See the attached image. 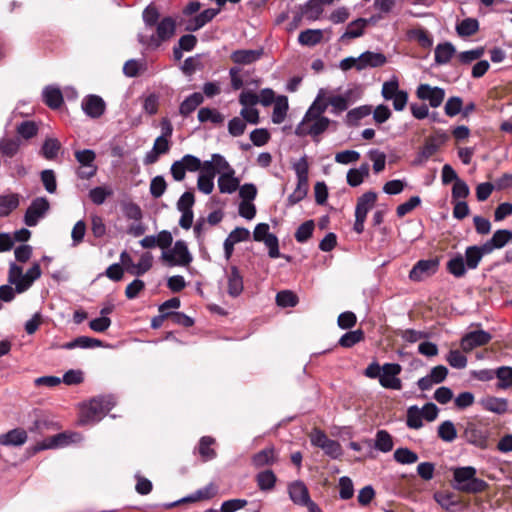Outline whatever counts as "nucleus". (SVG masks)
Here are the masks:
<instances>
[{"instance_id": "1", "label": "nucleus", "mask_w": 512, "mask_h": 512, "mask_svg": "<svg viewBox=\"0 0 512 512\" xmlns=\"http://www.w3.org/2000/svg\"><path fill=\"white\" fill-rule=\"evenodd\" d=\"M315 97L310 107L305 112L302 120L295 128V134L299 137H311L315 143L321 141V136L327 132L331 126L336 127V122L324 116L326 107L320 102V98Z\"/></svg>"}, {"instance_id": "2", "label": "nucleus", "mask_w": 512, "mask_h": 512, "mask_svg": "<svg viewBox=\"0 0 512 512\" xmlns=\"http://www.w3.org/2000/svg\"><path fill=\"white\" fill-rule=\"evenodd\" d=\"M40 276L41 269L38 263L33 264L26 273H23L22 267L11 263L8 272L9 284L0 286V300L11 302L16 293L21 294L27 291Z\"/></svg>"}, {"instance_id": "3", "label": "nucleus", "mask_w": 512, "mask_h": 512, "mask_svg": "<svg viewBox=\"0 0 512 512\" xmlns=\"http://www.w3.org/2000/svg\"><path fill=\"white\" fill-rule=\"evenodd\" d=\"M114 405L115 400L112 396H98L91 399L82 408L80 423L86 425L100 421Z\"/></svg>"}, {"instance_id": "4", "label": "nucleus", "mask_w": 512, "mask_h": 512, "mask_svg": "<svg viewBox=\"0 0 512 512\" xmlns=\"http://www.w3.org/2000/svg\"><path fill=\"white\" fill-rule=\"evenodd\" d=\"M476 472L472 466L455 468L453 471L454 488L465 493L483 492L488 484L484 480L476 478Z\"/></svg>"}, {"instance_id": "5", "label": "nucleus", "mask_w": 512, "mask_h": 512, "mask_svg": "<svg viewBox=\"0 0 512 512\" xmlns=\"http://www.w3.org/2000/svg\"><path fill=\"white\" fill-rule=\"evenodd\" d=\"M320 95L322 96L320 102L324 103L326 109L328 106H331V113L334 115H339L346 111L356 100L355 91L353 89H348L341 94H334L325 88H321L318 90L316 97Z\"/></svg>"}, {"instance_id": "6", "label": "nucleus", "mask_w": 512, "mask_h": 512, "mask_svg": "<svg viewBox=\"0 0 512 512\" xmlns=\"http://www.w3.org/2000/svg\"><path fill=\"white\" fill-rule=\"evenodd\" d=\"M161 259L168 266L187 267L193 261V256L184 240H177L168 250L162 251Z\"/></svg>"}, {"instance_id": "7", "label": "nucleus", "mask_w": 512, "mask_h": 512, "mask_svg": "<svg viewBox=\"0 0 512 512\" xmlns=\"http://www.w3.org/2000/svg\"><path fill=\"white\" fill-rule=\"evenodd\" d=\"M218 165L223 172L219 175L217 185L220 193L232 194L239 188L240 180L235 176L234 168L228 161H219Z\"/></svg>"}, {"instance_id": "8", "label": "nucleus", "mask_w": 512, "mask_h": 512, "mask_svg": "<svg viewBox=\"0 0 512 512\" xmlns=\"http://www.w3.org/2000/svg\"><path fill=\"white\" fill-rule=\"evenodd\" d=\"M201 167V160L191 154L184 155L180 160L173 162L170 173L175 181H182L185 178L186 171L196 172Z\"/></svg>"}, {"instance_id": "9", "label": "nucleus", "mask_w": 512, "mask_h": 512, "mask_svg": "<svg viewBox=\"0 0 512 512\" xmlns=\"http://www.w3.org/2000/svg\"><path fill=\"white\" fill-rule=\"evenodd\" d=\"M402 371V366L398 363H385L379 378V383L383 388L392 390H401L402 381L398 377Z\"/></svg>"}, {"instance_id": "10", "label": "nucleus", "mask_w": 512, "mask_h": 512, "mask_svg": "<svg viewBox=\"0 0 512 512\" xmlns=\"http://www.w3.org/2000/svg\"><path fill=\"white\" fill-rule=\"evenodd\" d=\"M312 445L321 448L331 458H338L342 455L341 445L330 438L319 429H314L310 435Z\"/></svg>"}, {"instance_id": "11", "label": "nucleus", "mask_w": 512, "mask_h": 512, "mask_svg": "<svg viewBox=\"0 0 512 512\" xmlns=\"http://www.w3.org/2000/svg\"><path fill=\"white\" fill-rule=\"evenodd\" d=\"M49 207L50 205L46 198L39 197L34 199L26 210L24 223L29 227L36 226L39 220L43 218L49 210Z\"/></svg>"}, {"instance_id": "12", "label": "nucleus", "mask_w": 512, "mask_h": 512, "mask_svg": "<svg viewBox=\"0 0 512 512\" xmlns=\"http://www.w3.org/2000/svg\"><path fill=\"white\" fill-rule=\"evenodd\" d=\"M445 90L441 87L429 84H420L416 90V96L422 101H428L432 108L439 107L445 98Z\"/></svg>"}, {"instance_id": "13", "label": "nucleus", "mask_w": 512, "mask_h": 512, "mask_svg": "<svg viewBox=\"0 0 512 512\" xmlns=\"http://www.w3.org/2000/svg\"><path fill=\"white\" fill-rule=\"evenodd\" d=\"M439 267L438 259L419 260L411 269L409 278L413 281H421L435 274Z\"/></svg>"}, {"instance_id": "14", "label": "nucleus", "mask_w": 512, "mask_h": 512, "mask_svg": "<svg viewBox=\"0 0 512 512\" xmlns=\"http://www.w3.org/2000/svg\"><path fill=\"white\" fill-rule=\"evenodd\" d=\"M81 108L88 117L97 119L104 114L106 103L100 96L90 94L82 99Z\"/></svg>"}, {"instance_id": "15", "label": "nucleus", "mask_w": 512, "mask_h": 512, "mask_svg": "<svg viewBox=\"0 0 512 512\" xmlns=\"http://www.w3.org/2000/svg\"><path fill=\"white\" fill-rule=\"evenodd\" d=\"M464 438L466 441L478 448L484 449L488 445V432L483 427L468 423L464 430Z\"/></svg>"}, {"instance_id": "16", "label": "nucleus", "mask_w": 512, "mask_h": 512, "mask_svg": "<svg viewBox=\"0 0 512 512\" xmlns=\"http://www.w3.org/2000/svg\"><path fill=\"white\" fill-rule=\"evenodd\" d=\"M491 340V335L484 330L471 331L461 339V348L468 352L476 347L486 345Z\"/></svg>"}, {"instance_id": "17", "label": "nucleus", "mask_w": 512, "mask_h": 512, "mask_svg": "<svg viewBox=\"0 0 512 512\" xmlns=\"http://www.w3.org/2000/svg\"><path fill=\"white\" fill-rule=\"evenodd\" d=\"M227 278V293L232 298L241 295L244 289L243 276L236 266H232L226 274Z\"/></svg>"}, {"instance_id": "18", "label": "nucleus", "mask_w": 512, "mask_h": 512, "mask_svg": "<svg viewBox=\"0 0 512 512\" xmlns=\"http://www.w3.org/2000/svg\"><path fill=\"white\" fill-rule=\"evenodd\" d=\"M512 241V231L499 229L494 232L491 239L483 244L484 252L492 253L495 249L503 248L507 243Z\"/></svg>"}, {"instance_id": "19", "label": "nucleus", "mask_w": 512, "mask_h": 512, "mask_svg": "<svg viewBox=\"0 0 512 512\" xmlns=\"http://www.w3.org/2000/svg\"><path fill=\"white\" fill-rule=\"evenodd\" d=\"M218 493V486L214 483H209L205 487L196 490L194 493L182 498L170 505V507L178 504V503H189V502H197L202 500H210L214 498Z\"/></svg>"}, {"instance_id": "20", "label": "nucleus", "mask_w": 512, "mask_h": 512, "mask_svg": "<svg viewBox=\"0 0 512 512\" xmlns=\"http://www.w3.org/2000/svg\"><path fill=\"white\" fill-rule=\"evenodd\" d=\"M386 62L387 58L383 53L365 51L358 57V71L364 70L366 68L381 67L386 64Z\"/></svg>"}, {"instance_id": "21", "label": "nucleus", "mask_w": 512, "mask_h": 512, "mask_svg": "<svg viewBox=\"0 0 512 512\" xmlns=\"http://www.w3.org/2000/svg\"><path fill=\"white\" fill-rule=\"evenodd\" d=\"M288 493L290 499L297 505H305L310 501V496L307 487L301 481H295L288 486Z\"/></svg>"}, {"instance_id": "22", "label": "nucleus", "mask_w": 512, "mask_h": 512, "mask_svg": "<svg viewBox=\"0 0 512 512\" xmlns=\"http://www.w3.org/2000/svg\"><path fill=\"white\" fill-rule=\"evenodd\" d=\"M377 201V194L373 191H368L357 199L355 207V216L367 217L369 211L375 206Z\"/></svg>"}, {"instance_id": "23", "label": "nucleus", "mask_w": 512, "mask_h": 512, "mask_svg": "<svg viewBox=\"0 0 512 512\" xmlns=\"http://www.w3.org/2000/svg\"><path fill=\"white\" fill-rule=\"evenodd\" d=\"M489 254L488 252H484L483 244L468 246L465 250V254L463 255L464 261L466 263V267L468 270H474L478 267L484 255Z\"/></svg>"}, {"instance_id": "24", "label": "nucleus", "mask_w": 512, "mask_h": 512, "mask_svg": "<svg viewBox=\"0 0 512 512\" xmlns=\"http://www.w3.org/2000/svg\"><path fill=\"white\" fill-rule=\"evenodd\" d=\"M482 408L495 414H504L508 410V401L505 398L487 396L480 400Z\"/></svg>"}, {"instance_id": "25", "label": "nucleus", "mask_w": 512, "mask_h": 512, "mask_svg": "<svg viewBox=\"0 0 512 512\" xmlns=\"http://www.w3.org/2000/svg\"><path fill=\"white\" fill-rule=\"evenodd\" d=\"M27 432L16 428L0 435V444L3 446H21L27 441Z\"/></svg>"}, {"instance_id": "26", "label": "nucleus", "mask_w": 512, "mask_h": 512, "mask_svg": "<svg viewBox=\"0 0 512 512\" xmlns=\"http://www.w3.org/2000/svg\"><path fill=\"white\" fill-rule=\"evenodd\" d=\"M227 161L224 156L221 154L215 153L212 154L211 159L201 162L200 167V175H204L206 177H211V179H214L216 174H221L223 172L222 168L218 165V162L220 161Z\"/></svg>"}, {"instance_id": "27", "label": "nucleus", "mask_w": 512, "mask_h": 512, "mask_svg": "<svg viewBox=\"0 0 512 512\" xmlns=\"http://www.w3.org/2000/svg\"><path fill=\"white\" fill-rule=\"evenodd\" d=\"M44 103L51 109H58L63 104V95L59 87L49 85L42 92Z\"/></svg>"}, {"instance_id": "28", "label": "nucleus", "mask_w": 512, "mask_h": 512, "mask_svg": "<svg viewBox=\"0 0 512 512\" xmlns=\"http://www.w3.org/2000/svg\"><path fill=\"white\" fill-rule=\"evenodd\" d=\"M455 53L456 49L452 43H440L435 47L434 50L435 63L438 65H445L452 59Z\"/></svg>"}, {"instance_id": "29", "label": "nucleus", "mask_w": 512, "mask_h": 512, "mask_svg": "<svg viewBox=\"0 0 512 512\" xmlns=\"http://www.w3.org/2000/svg\"><path fill=\"white\" fill-rule=\"evenodd\" d=\"M439 149V143L433 137L428 138L419 153L417 154L414 165H423Z\"/></svg>"}, {"instance_id": "30", "label": "nucleus", "mask_w": 512, "mask_h": 512, "mask_svg": "<svg viewBox=\"0 0 512 512\" xmlns=\"http://www.w3.org/2000/svg\"><path fill=\"white\" fill-rule=\"evenodd\" d=\"M434 500L447 512H454L460 504L455 495L449 491H438L434 493Z\"/></svg>"}, {"instance_id": "31", "label": "nucleus", "mask_w": 512, "mask_h": 512, "mask_svg": "<svg viewBox=\"0 0 512 512\" xmlns=\"http://www.w3.org/2000/svg\"><path fill=\"white\" fill-rule=\"evenodd\" d=\"M288 98L284 95L278 96L274 102L273 112H272V122L274 124H281L286 116L288 111Z\"/></svg>"}, {"instance_id": "32", "label": "nucleus", "mask_w": 512, "mask_h": 512, "mask_svg": "<svg viewBox=\"0 0 512 512\" xmlns=\"http://www.w3.org/2000/svg\"><path fill=\"white\" fill-rule=\"evenodd\" d=\"M262 55L259 50H237L231 54V59L240 65H249L257 61Z\"/></svg>"}, {"instance_id": "33", "label": "nucleus", "mask_w": 512, "mask_h": 512, "mask_svg": "<svg viewBox=\"0 0 512 512\" xmlns=\"http://www.w3.org/2000/svg\"><path fill=\"white\" fill-rule=\"evenodd\" d=\"M447 271L456 278H461L466 274V263L462 254L457 253L452 256L446 265Z\"/></svg>"}, {"instance_id": "34", "label": "nucleus", "mask_w": 512, "mask_h": 512, "mask_svg": "<svg viewBox=\"0 0 512 512\" xmlns=\"http://www.w3.org/2000/svg\"><path fill=\"white\" fill-rule=\"evenodd\" d=\"M203 100H204L203 95L200 92H195V93L189 95L180 104L179 113L182 116L187 117L193 111H195L200 104H202Z\"/></svg>"}, {"instance_id": "35", "label": "nucleus", "mask_w": 512, "mask_h": 512, "mask_svg": "<svg viewBox=\"0 0 512 512\" xmlns=\"http://www.w3.org/2000/svg\"><path fill=\"white\" fill-rule=\"evenodd\" d=\"M153 265V256L149 252H145L140 256L139 262L128 268V273L134 276H141L148 272Z\"/></svg>"}, {"instance_id": "36", "label": "nucleus", "mask_w": 512, "mask_h": 512, "mask_svg": "<svg viewBox=\"0 0 512 512\" xmlns=\"http://www.w3.org/2000/svg\"><path fill=\"white\" fill-rule=\"evenodd\" d=\"M100 346H102V342L100 340L88 336H80L70 342L65 343L63 348L71 350L74 348L88 349Z\"/></svg>"}, {"instance_id": "37", "label": "nucleus", "mask_w": 512, "mask_h": 512, "mask_svg": "<svg viewBox=\"0 0 512 512\" xmlns=\"http://www.w3.org/2000/svg\"><path fill=\"white\" fill-rule=\"evenodd\" d=\"M423 414L417 405H412L407 409L406 425L410 429L418 430L423 427Z\"/></svg>"}, {"instance_id": "38", "label": "nucleus", "mask_w": 512, "mask_h": 512, "mask_svg": "<svg viewBox=\"0 0 512 512\" xmlns=\"http://www.w3.org/2000/svg\"><path fill=\"white\" fill-rule=\"evenodd\" d=\"M19 195L12 193L0 196V217L8 216L19 206Z\"/></svg>"}, {"instance_id": "39", "label": "nucleus", "mask_w": 512, "mask_h": 512, "mask_svg": "<svg viewBox=\"0 0 512 512\" xmlns=\"http://www.w3.org/2000/svg\"><path fill=\"white\" fill-rule=\"evenodd\" d=\"M81 439H82V437L78 433H71V434L61 433V434H58V435L54 436L50 440L49 444L43 445L39 449H46V448H54V447H58V446H63V445H67L69 443L78 442Z\"/></svg>"}, {"instance_id": "40", "label": "nucleus", "mask_w": 512, "mask_h": 512, "mask_svg": "<svg viewBox=\"0 0 512 512\" xmlns=\"http://www.w3.org/2000/svg\"><path fill=\"white\" fill-rule=\"evenodd\" d=\"M393 446V438L386 430L377 431L374 442L376 450L388 453L393 449Z\"/></svg>"}, {"instance_id": "41", "label": "nucleus", "mask_w": 512, "mask_h": 512, "mask_svg": "<svg viewBox=\"0 0 512 512\" xmlns=\"http://www.w3.org/2000/svg\"><path fill=\"white\" fill-rule=\"evenodd\" d=\"M323 32L320 29H307L302 31L298 36V41L304 46H315L321 42Z\"/></svg>"}, {"instance_id": "42", "label": "nucleus", "mask_w": 512, "mask_h": 512, "mask_svg": "<svg viewBox=\"0 0 512 512\" xmlns=\"http://www.w3.org/2000/svg\"><path fill=\"white\" fill-rule=\"evenodd\" d=\"M479 30V22L475 18H466L456 25V32L460 37H469Z\"/></svg>"}, {"instance_id": "43", "label": "nucleus", "mask_w": 512, "mask_h": 512, "mask_svg": "<svg viewBox=\"0 0 512 512\" xmlns=\"http://www.w3.org/2000/svg\"><path fill=\"white\" fill-rule=\"evenodd\" d=\"M276 461V452L273 447L261 450L252 458V462L256 467L271 465Z\"/></svg>"}, {"instance_id": "44", "label": "nucleus", "mask_w": 512, "mask_h": 512, "mask_svg": "<svg viewBox=\"0 0 512 512\" xmlns=\"http://www.w3.org/2000/svg\"><path fill=\"white\" fill-rule=\"evenodd\" d=\"M437 435L444 442H453L457 438V430L454 423L450 420L442 422L438 426Z\"/></svg>"}, {"instance_id": "45", "label": "nucleus", "mask_w": 512, "mask_h": 512, "mask_svg": "<svg viewBox=\"0 0 512 512\" xmlns=\"http://www.w3.org/2000/svg\"><path fill=\"white\" fill-rule=\"evenodd\" d=\"M214 438L210 436H203L198 445V452L201 455L203 461H209L216 457V451L211 448L214 444Z\"/></svg>"}, {"instance_id": "46", "label": "nucleus", "mask_w": 512, "mask_h": 512, "mask_svg": "<svg viewBox=\"0 0 512 512\" xmlns=\"http://www.w3.org/2000/svg\"><path fill=\"white\" fill-rule=\"evenodd\" d=\"M175 27V21L172 18L166 17L162 19L157 25L158 38L161 41L171 38L174 35Z\"/></svg>"}, {"instance_id": "47", "label": "nucleus", "mask_w": 512, "mask_h": 512, "mask_svg": "<svg viewBox=\"0 0 512 512\" xmlns=\"http://www.w3.org/2000/svg\"><path fill=\"white\" fill-rule=\"evenodd\" d=\"M276 476L272 470H265L257 474L256 481L260 490L270 491L275 487Z\"/></svg>"}, {"instance_id": "48", "label": "nucleus", "mask_w": 512, "mask_h": 512, "mask_svg": "<svg viewBox=\"0 0 512 512\" xmlns=\"http://www.w3.org/2000/svg\"><path fill=\"white\" fill-rule=\"evenodd\" d=\"M322 1L320 0H309L302 7V15H304L309 20H316L323 12Z\"/></svg>"}, {"instance_id": "49", "label": "nucleus", "mask_w": 512, "mask_h": 512, "mask_svg": "<svg viewBox=\"0 0 512 512\" xmlns=\"http://www.w3.org/2000/svg\"><path fill=\"white\" fill-rule=\"evenodd\" d=\"M498 379L497 388L508 389L512 386V367L501 366L495 370Z\"/></svg>"}, {"instance_id": "50", "label": "nucleus", "mask_w": 512, "mask_h": 512, "mask_svg": "<svg viewBox=\"0 0 512 512\" xmlns=\"http://www.w3.org/2000/svg\"><path fill=\"white\" fill-rule=\"evenodd\" d=\"M198 120L200 122H212L214 124H221L224 121V116L218 110L203 107L198 111Z\"/></svg>"}, {"instance_id": "51", "label": "nucleus", "mask_w": 512, "mask_h": 512, "mask_svg": "<svg viewBox=\"0 0 512 512\" xmlns=\"http://www.w3.org/2000/svg\"><path fill=\"white\" fill-rule=\"evenodd\" d=\"M21 140L19 138H3L0 140V152L7 157H13L19 150Z\"/></svg>"}, {"instance_id": "52", "label": "nucleus", "mask_w": 512, "mask_h": 512, "mask_svg": "<svg viewBox=\"0 0 512 512\" xmlns=\"http://www.w3.org/2000/svg\"><path fill=\"white\" fill-rule=\"evenodd\" d=\"M407 35L410 39L416 40L423 48H430L433 45L432 37L422 28L411 29L408 31Z\"/></svg>"}, {"instance_id": "53", "label": "nucleus", "mask_w": 512, "mask_h": 512, "mask_svg": "<svg viewBox=\"0 0 512 512\" xmlns=\"http://www.w3.org/2000/svg\"><path fill=\"white\" fill-rule=\"evenodd\" d=\"M220 9H206L203 12H201L199 15H197L194 20L193 24L188 28L189 30H198L201 27H203L206 23L211 21L218 13Z\"/></svg>"}, {"instance_id": "54", "label": "nucleus", "mask_w": 512, "mask_h": 512, "mask_svg": "<svg viewBox=\"0 0 512 512\" xmlns=\"http://www.w3.org/2000/svg\"><path fill=\"white\" fill-rule=\"evenodd\" d=\"M393 456L395 461L400 464H413L418 460V455L406 447L397 448Z\"/></svg>"}, {"instance_id": "55", "label": "nucleus", "mask_w": 512, "mask_h": 512, "mask_svg": "<svg viewBox=\"0 0 512 512\" xmlns=\"http://www.w3.org/2000/svg\"><path fill=\"white\" fill-rule=\"evenodd\" d=\"M364 339V332L360 329L349 331L341 336L339 345L345 348H350Z\"/></svg>"}, {"instance_id": "56", "label": "nucleus", "mask_w": 512, "mask_h": 512, "mask_svg": "<svg viewBox=\"0 0 512 512\" xmlns=\"http://www.w3.org/2000/svg\"><path fill=\"white\" fill-rule=\"evenodd\" d=\"M371 113V107L368 105L359 106L350 110L346 115V123L348 125H356L359 120Z\"/></svg>"}, {"instance_id": "57", "label": "nucleus", "mask_w": 512, "mask_h": 512, "mask_svg": "<svg viewBox=\"0 0 512 512\" xmlns=\"http://www.w3.org/2000/svg\"><path fill=\"white\" fill-rule=\"evenodd\" d=\"M308 192V180H297L295 190L289 195L288 202L290 205H295L305 198Z\"/></svg>"}, {"instance_id": "58", "label": "nucleus", "mask_w": 512, "mask_h": 512, "mask_svg": "<svg viewBox=\"0 0 512 512\" xmlns=\"http://www.w3.org/2000/svg\"><path fill=\"white\" fill-rule=\"evenodd\" d=\"M367 21L365 19H357L353 22H351L346 32L343 34L342 38H357L360 37L363 32L364 28L366 27Z\"/></svg>"}, {"instance_id": "59", "label": "nucleus", "mask_w": 512, "mask_h": 512, "mask_svg": "<svg viewBox=\"0 0 512 512\" xmlns=\"http://www.w3.org/2000/svg\"><path fill=\"white\" fill-rule=\"evenodd\" d=\"M485 53L483 47H477L472 50H467L458 53L457 58L461 64H470L473 61L479 60Z\"/></svg>"}, {"instance_id": "60", "label": "nucleus", "mask_w": 512, "mask_h": 512, "mask_svg": "<svg viewBox=\"0 0 512 512\" xmlns=\"http://www.w3.org/2000/svg\"><path fill=\"white\" fill-rule=\"evenodd\" d=\"M113 194L112 189L104 186L95 187L90 190L89 197L96 205H101L105 202L106 198Z\"/></svg>"}, {"instance_id": "61", "label": "nucleus", "mask_w": 512, "mask_h": 512, "mask_svg": "<svg viewBox=\"0 0 512 512\" xmlns=\"http://www.w3.org/2000/svg\"><path fill=\"white\" fill-rule=\"evenodd\" d=\"M314 227L315 225L313 220H308L302 223L295 232V239L297 242H306L312 236Z\"/></svg>"}, {"instance_id": "62", "label": "nucleus", "mask_w": 512, "mask_h": 512, "mask_svg": "<svg viewBox=\"0 0 512 512\" xmlns=\"http://www.w3.org/2000/svg\"><path fill=\"white\" fill-rule=\"evenodd\" d=\"M60 147V142L57 139H46L42 146V154L46 159L52 160L57 156Z\"/></svg>"}, {"instance_id": "63", "label": "nucleus", "mask_w": 512, "mask_h": 512, "mask_svg": "<svg viewBox=\"0 0 512 512\" xmlns=\"http://www.w3.org/2000/svg\"><path fill=\"white\" fill-rule=\"evenodd\" d=\"M298 302L297 296L289 290L280 291L276 295V303L281 307H294Z\"/></svg>"}, {"instance_id": "64", "label": "nucleus", "mask_w": 512, "mask_h": 512, "mask_svg": "<svg viewBox=\"0 0 512 512\" xmlns=\"http://www.w3.org/2000/svg\"><path fill=\"white\" fill-rule=\"evenodd\" d=\"M463 101L458 96L450 97L444 107L445 114L449 117H454L462 110Z\"/></svg>"}]
</instances>
